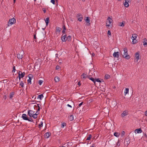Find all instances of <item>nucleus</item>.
Masks as SVG:
<instances>
[{
  "mask_svg": "<svg viewBox=\"0 0 147 147\" xmlns=\"http://www.w3.org/2000/svg\"><path fill=\"white\" fill-rule=\"evenodd\" d=\"M124 53L122 55V57L125 58L126 59H128L130 58L129 55H128L127 49L126 48H125L123 49Z\"/></svg>",
  "mask_w": 147,
  "mask_h": 147,
  "instance_id": "nucleus-1",
  "label": "nucleus"
},
{
  "mask_svg": "<svg viewBox=\"0 0 147 147\" xmlns=\"http://www.w3.org/2000/svg\"><path fill=\"white\" fill-rule=\"evenodd\" d=\"M16 22V20L14 18L10 19L9 20L8 24V26H10L11 25L14 24Z\"/></svg>",
  "mask_w": 147,
  "mask_h": 147,
  "instance_id": "nucleus-2",
  "label": "nucleus"
},
{
  "mask_svg": "<svg viewBox=\"0 0 147 147\" xmlns=\"http://www.w3.org/2000/svg\"><path fill=\"white\" fill-rule=\"evenodd\" d=\"M137 35L136 34H132V36L131 37V39L133 40L132 41V44H135L137 43V40H136V41H134L137 37Z\"/></svg>",
  "mask_w": 147,
  "mask_h": 147,
  "instance_id": "nucleus-3",
  "label": "nucleus"
},
{
  "mask_svg": "<svg viewBox=\"0 0 147 147\" xmlns=\"http://www.w3.org/2000/svg\"><path fill=\"white\" fill-rule=\"evenodd\" d=\"M24 54V53L23 52L20 51L17 54V58L19 59H22L23 57Z\"/></svg>",
  "mask_w": 147,
  "mask_h": 147,
  "instance_id": "nucleus-4",
  "label": "nucleus"
},
{
  "mask_svg": "<svg viewBox=\"0 0 147 147\" xmlns=\"http://www.w3.org/2000/svg\"><path fill=\"white\" fill-rule=\"evenodd\" d=\"M112 20L110 17H108L107 19V21L106 23V26L107 27H109L110 24H111L112 21Z\"/></svg>",
  "mask_w": 147,
  "mask_h": 147,
  "instance_id": "nucleus-5",
  "label": "nucleus"
},
{
  "mask_svg": "<svg viewBox=\"0 0 147 147\" xmlns=\"http://www.w3.org/2000/svg\"><path fill=\"white\" fill-rule=\"evenodd\" d=\"M34 113V111L31 110H29L28 112V115L30 117H31Z\"/></svg>",
  "mask_w": 147,
  "mask_h": 147,
  "instance_id": "nucleus-6",
  "label": "nucleus"
},
{
  "mask_svg": "<svg viewBox=\"0 0 147 147\" xmlns=\"http://www.w3.org/2000/svg\"><path fill=\"white\" fill-rule=\"evenodd\" d=\"M135 59L136 60V62H137L139 59V53L138 52H137L135 54Z\"/></svg>",
  "mask_w": 147,
  "mask_h": 147,
  "instance_id": "nucleus-7",
  "label": "nucleus"
},
{
  "mask_svg": "<svg viewBox=\"0 0 147 147\" xmlns=\"http://www.w3.org/2000/svg\"><path fill=\"white\" fill-rule=\"evenodd\" d=\"M22 117L24 120H28V117L26 114H23L22 115Z\"/></svg>",
  "mask_w": 147,
  "mask_h": 147,
  "instance_id": "nucleus-8",
  "label": "nucleus"
},
{
  "mask_svg": "<svg viewBox=\"0 0 147 147\" xmlns=\"http://www.w3.org/2000/svg\"><path fill=\"white\" fill-rule=\"evenodd\" d=\"M86 19L85 20V21L87 23V25L88 26H90V18L88 17H86Z\"/></svg>",
  "mask_w": 147,
  "mask_h": 147,
  "instance_id": "nucleus-9",
  "label": "nucleus"
},
{
  "mask_svg": "<svg viewBox=\"0 0 147 147\" xmlns=\"http://www.w3.org/2000/svg\"><path fill=\"white\" fill-rule=\"evenodd\" d=\"M128 114V111H123V113L121 114V116L122 117H124Z\"/></svg>",
  "mask_w": 147,
  "mask_h": 147,
  "instance_id": "nucleus-10",
  "label": "nucleus"
},
{
  "mask_svg": "<svg viewBox=\"0 0 147 147\" xmlns=\"http://www.w3.org/2000/svg\"><path fill=\"white\" fill-rule=\"evenodd\" d=\"M29 79L28 80L27 82L28 83H30V84H31V80L32 78L33 77V76L31 74H29L28 76Z\"/></svg>",
  "mask_w": 147,
  "mask_h": 147,
  "instance_id": "nucleus-11",
  "label": "nucleus"
},
{
  "mask_svg": "<svg viewBox=\"0 0 147 147\" xmlns=\"http://www.w3.org/2000/svg\"><path fill=\"white\" fill-rule=\"evenodd\" d=\"M66 35H65L63 36L62 35L61 37V40L62 42H65L66 41Z\"/></svg>",
  "mask_w": 147,
  "mask_h": 147,
  "instance_id": "nucleus-12",
  "label": "nucleus"
},
{
  "mask_svg": "<svg viewBox=\"0 0 147 147\" xmlns=\"http://www.w3.org/2000/svg\"><path fill=\"white\" fill-rule=\"evenodd\" d=\"M130 0H125V2L124 3V5L126 7H128L129 6V5L128 3Z\"/></svg>",
  "mask_w": 147,
  "mask_h": 147,
  "instance_id": "nucleus-13",
  "label": "nucleus"
},
{
  "mask_svg": "<svg viewBox=\"0 0 147 147\" xmlns=\"http://www.w3.org/2000/svg\"><path fill=\"white\" fill-rule=\"evenodd\" d=\"M51 135V133L49 132H47L45 134L44 136L45 138H48Z\"/></svg>",
  "mask_w": 147,
  "mask_h": 147,
  "instance_id": "nucleus-14",
  "label": "nucleus"
},
{
  "mask_svg": "<svg viewBox=\"0 0 147 147\" xmlns=\"http://www.w3.org/2000/svg\"><path fill=\"white\" fill-rule=\"evenodd\" d=\"M113 56L114 57H119V52H115L113 54Z\"/></svg>",
  "mask_w": 147,
  "mask_h": 147,
  "instance_id": "nucleus-15",
  "label": "nucleus"
},
{
  "mask_svg": "<svg viewBox=\"0 0 147 147\" xmlns=\"http://www.w3.org/2000/svg\"><path fill=\"white\" fill-rule=\"evenodd\" d=\"M135 132L137 133H140L142 132V131L140 128H139L136 129L135 131Z\"/></svg>",
  "mask_w": 147,
  "mask_h": 147,
  "instance_id": "nucleus-16",
  "label": "nucleus"
},
{
  "mask_svg": "<svg viewBox=\"0 0 147 147\" xmlns=\"http://www.w3.org/2000/svg\"><path fill=\"white\" fill-rule=\"evenodd\" d=\"M45 22L46 24V26H47L49 22V17H47L46 18V19L45 20Z\"/></svg>",
  "mask_w": 147,
  "mask_h": 147,
  "instance_id": "nucleus-17",
  "label": "nucleus"
},
{
  "mask_svg": "<svg viewBox=\"0 0 147 147\" xmlns=\"http://www.w3.org/2000/svg\"><path fill=\"white\" fill-rule=\"evenodd\" d=\"M63 30L62 31V33L63 34H65V31L66 30V28L65 25H63L62 27Z\"/></svg>",
  "mask_w": 147,
  "mask_h": 147,
  "instance_id": "nucleus-18",
  "label": "nucleus"
},
{
  "mask_svg": "<svg viewBox=\"0 0 147 147\" xmlns=\"http://www.w3.org/2000/svg\"><path fill=\"white\" fill-rule=\"evenodd\" d=\"M88 78L92 80L94 83V84H95L96 83V81L92 77H90L89 76L88 77Z\"/></svg>",
  "mask_w": 147,
  "mask_h": 147,
  "instance_id": "nucleus-19",
  "label": "nucleus"
},
{
  "mask_svg": "<svg viewBox=\"0 0 147 147\" xmlns=\"http://www.w3.org/2000/svg\"><path fill=\"white\" fill-rule=\"evenodd\" d=\"M25 74V72H23L22 73L21 72V73H20V76L22 78H23V77H24V76Z\"/></svg>",
  "mask_w": 147,
  "mask_h": 147,
  "instance_id": "nucleus-20",
  "label": "nucleus"
},
{
  "mask_svg": "<svg viewBox=\"0 0 147 147\" xmlns=\"http://www.w3.org/2000/svg\"><path fill=\"white\" fill-rule=\"evenodd\" d=\"M129 89L128 88H126L124 92L125 95V96L128 93Z\"/></svg>",
  "mask_w": 147,
  "mask_h": 147,
  "instance_id": "nucleus-21",
  "label": "nucleus"
},
{
  "mask_svg": "<svg viewBox=\"0 0 147 147\" xmlns=\"http://www.w3.org/2000/svg\"><path fill=\"white\" fill-rule=\"evenodd\" d=\"M54 80L56 82H57L60 80V78L58 77H56L55 78Z\"/></svg>",
  "mask_w": 147,
  "mask_h": 147,
  "instance_id": "nucleus-22",
  "label": "nucleus"
},
{
  "mask_svg": "<svg viewBox=\"0 0 147 147\" xmlns=\"http://www.w3.org/2000/svg\"><path fill=\"white\" fill-rule=\"evenodd\" d=\"M14 92H11L10 93L9 98L10 99H11L13 98V96L14 95Z\"/></svg>",
  "mask_w": 147,
  "mask_h": 147,
  "instance_id": "nucleus-23",
  "label": "nucleus"
},
{
  "mask_svg": "<svg viewBox=\"0 0 147 147\" xmlns=\"http://www.w3.org/2000/svg\"><path fill=\"white\" fill-rule=\"evenodd\" d=\"M81 77H82L83 78H86V77H89L88 76H87L86 74L84 73H83L81 75Z\"/></svg>",
  "mask_w": 147,
  "mask_h": 147,
  "instance_id": "nucleus-24",
  "label": "nucleus"
},
{
  "mask_svg": "<svg viewBox=\"0 0 147 147\" xmlns=\"http://www.w3.org/2000/svg\"><path fill=\"white\" fill-rule=\"evenodd\" d=\"M69 119L70 121L73 120L74 119V117L73 116V115H70L69 117Z\"/></svg>",
  "mask_w": 147,
  "mask_h": 147,
  "instance_id": "nucleus-25",
  "label": "nucleus"
},
{
  "mask_svg": "<svg viewBox=\"0 0 147 147\" xmlns=\"http://www.w3.org/2000/svg\"><path fill=\"white\" fill-rule=\"evenodd\" d=\"M43 97V95L42 94L39 95L38 96L37 98H40L41 99Z\"/></svg>",
  "mask_w": 147,
  "mask_h": 147,
  "instance_id": "nucleus-26",
  "label": "nucleus"
},
{
  "mask_svg": "<svg viewBox=\"0 0 147 147\" xmlns=\"http://www.w3.org/2000/svg\"><path fill=\"white\" fill-rule=\"evenodd\" d=\"M70 41L71 40V36L70 35L68 36L66 38V40Z\"/></svg>",
  "mask_w": 147,
  "mask_h": 147,
  "instance_id": "nucleus-27",
  "label": "nucleus"
},
{
  "mask_svg": "<svg viewBox=\"0 0 147 147\" xmlns=\"http://www.w3.org/2000/svg\"><path fill=\"white\" fill-rule=\"evenodd\" d=\"M114 136L116 137H118L120 135V134L117 132H115L114 134Z\"/></svg>",
  "mask_w": 147,
  "mask_h": 147,
  "instance_id": "nucleus-28",
  "label": "nucleus"
},
{
  "mask_svg": "<svg viewBox=\"0 0 147 147\" xmlns=\"http://www.w3.org/2000/svg\"><path fill=\"white\" fill-rule=\"evenodd\" d=\"M61 30V28H59V27H57L56 29V31L58 32H60Z\"/></svg>",
  "mask_w": 147,
  "mask_h": 147,
  "instance_id": "nucleus-29",
  "label": "nucleus"
},
{
  "mask_svg": "<svg viewBox=\"0 0 147 147\" xmlns=\"http://www.w3.org/2000/svg\"><path fill=\"white\" fill-rule=\"evenodd\" d=\"M32 117L34 119H36L37 117V114H35L34 113V114H33V115H32Z\"/></svg>",
  "mask_w": 147,
  "mask_h": 147,
  "instance_id": "nucleus-30",
  "label": "nucleus"
},
{
  "mask_svg": "<svg viewBox=\"0 0 147 147\" xmlns=\"http://www.w3.org/2000/svg\"><path fill=\"white\" fill-rule=\"evenodd\" d=\"M92 137V135L91 134H90L88 135V137L87 139H86V140H90V139Z\"/></svg>",
  "mask_w": 147,
  "mask_h": 147,
  "instance_id": "nucleus-31",
  "label": "nucleus"
},
{
  "mask_svg": "<svg viewBox=\"0 0 147 147\" xmlns=\"http://www.w3.org/2000/svg\"><path fill=\"white\" fill-rule=\"evenodd\" d=\"M66 125V124L65 123H63L61 124V127L62 128H63Z\"/></svg>",
  "mask_w": 147,
  "mask_h": 147,
  "instance_id": "nucleus-32",
  "label": "nucleus"
},
{
  "mask_svg": "<svg viewBox=\"0 0 147 147\" xmlns=\"http://www.w3.org/2000/svg\"><path fill=\"white\" fill-rule=\"evenodd\" d=\"M43 82V81L42 80H39L38 81V84L40 85L42 84Z\"/></svg>",
  "mask_w": 147,
  "mask_h": 147,
  "instance_id": "nucleus-33",
  "label": "nucleus"
},
{
  "mask_svg": "<svg viewBox=\"0 0 147 147\" xmlns=\"http://www.w3.org/2000/svg\"><path fill=\"white\" fill-rule=\"evenodd\" d=\"M144 40H145V41L144 42H143V45L144 46H145L146 45H147V43L146 42H146H147V40H146V38H145Z\"/></svg>",
  "mask_w": 147,
  "mask_h": 147,
  "instance_id": "nucleus-34",
  "label": "nucleus"
},
{
  "mask_svg": "<svg viewBox=\"0 0 147 147\" xmlns=\"http://www.w3.org/2000/svg\"><path fill=\"white\" fill-rule=\"evenodd\" d=\"M83 17L82 16H81V17H79L78 18V20L80 22H81L82 21V19H83Z\"/></svg>",
  "mask_w": 147,
  "mask_h": 147,
  "instance_id": "nucleus-35",
  "label": "nucleus"
},
{
  "mask_svg": "<svg viewBox=\"0 0 147 147\" xmlns=\"http://www.w3.org/2000/svg\"><path fill=\"white\" fill-rule=\"evenodd\" d=\"M110 78V76L108 74H106L105 76V78L106 79H109Z\"/></svg>",
  "mask_w": 147,
  "mask_h": 147,
  "instance_id": "nucleus-36",
  "label": "nucleus"
},
{
  "mask_svg": "<svg viewBox=\"0 0 147 147\" xmlns=\"http://www.w3.org/2000/svg\"><path fill=\"white\" fill-rule=\"evenodd\" d=\"M24 83L22 81H21L20 82V85L22 87H24Z\"/></svg>",
  "mask_w": 147,
  "mask_h": 147,
  "instance_id": "nucleus-37",
  "label": "nucleus"
},
{
  "mask_svg": "<svg viewBox=\"0 0 147 147\" xmlns=\"http://www.w3.org/2000/svg\"><path fill=\"white\" fill-rule=\"evenodd\" d=\"M119 26H121L123 27L124 26V24L123 22H120L119 23Z\"/></svg>",
  "mask_w": 147,
  "mask_h": 147,
  "instance_id": "nucleus-38",
  "label": "nucleus"
},
{
  "mask_svg": "<svg viewBox=\"0 0 147 147\" xmlns=\"http://www.w3.org/2000/svg\"><path fill=\"white\" fill-rule=\"evenodd\" d=\"M42 124H43L42 122H41V123L38 125L39 127V128H40L42 127V125H43Z\"/></svg>",
  "mask_w": 147,
  "mask_h": 147,
  "instance_id": "nucleus-39",
  "label": "nucleus"
},
{
  "mask_svg": "<svg viewBox=\"0 0 147 147\" xmlns=\"http://www.w3.org/2000/svg\"><path fill=\"white\" fill-rule=\"evenodd\" d=\"M37 105L38 107V109H37V111L38 112L40 110V106H41L40 105H39V104H37Z\"/></svg>",
  "mask_w": 147,
  "mask_h": 147,
  "instance_id": "nucleus-40",
  "label": "nucleus"
},
{
  "mask_svg": "<svg viewBox=\"0 0 147 147\" xmlns=\"http://www.w3.org/2000/svg\"><path fill=\"white\" fill-rule=\"evenodd\" d=\"M21 73V71H20L18 73V77L19 78V81L20 80L21 78H22L20 76V73Z\"/></svg>",
  "mask_w": 147,
  "mask_h": 147,
  "instance_id": "nucleus-41",
  "label": "nucleus"
},
{
  "mask_svg": "<svg viewBox=\"0 0 147 147\" xmlns=\"http://www.w3.org/2000/svg\"><path fill=\"white\" fill-rule=\"evenodd\" d=\"M81 16H82V15L80 14V13H79L77 15V17H81Z\"/></svg>",
  "mask_w": 147,
  "mask_h": 147,
  "instance_id": "nucleus-42",
  "label": "nucleus"
},
{
  "mask_svg": "<svg viewBox=\"0 0 147 147\" xmlns=\"http://www.w3.org/2000/svg\"><path fill=\"white\" fill-rule=\"evenodd\" d=\"M16 70L15 69V66H13V70L12 71V72H14Z\"/></svg>",
  "mask_w": 147,
  "mask_h": 147,
  "instance_id": "nucleus-43",
  "label": "nucleus"
},
{
  "mask_svg": "<svg viewBox=\"0 0 147 147\" xmlns=\"http://www.w3.org/2000/svg\"><path fill=\"white\" fill-rule=\"evenodd\" d=\"M95 81H96L97 82H101L100 80L98 78H97V79H96L95 80Z\"/></svg>",
  "mask_w": 147,
  "mask_h": 147,
  "instance_id": "nucleus-44",
  "label": "nucleus"
},
{
  "mask_svg": "<svg viewBox=\"0 0 147 147\" xmlns=\"http://www.w3.org/2000/svg\"><path fill=\"white\" fill-rule=\"evenodd\" d=\"M29 121H31V122H33V119L31 118H30L29 119V118H28V120H27Z\"/></svg>",
  "mask_w": 147,
  "mask_h": 147,
  "instance_id": "nucleus-45",
  "label": "nucleus"
},
{
  "mask_svg": "<svg viewBox=\"0 0 147 147\" xmlns=\"http://www.w3.org/2000/svg\"><path fill=\"white\" fill-rule=\"evenodd\" d=\"M51 2L53 4H55V0H51Z\"/></svg>",
  "mask_w": 147,
  "mask_h": 147,
  "instance_id": "nucleus-46",
  "label": "nucleus"
},
{
  "mask_svg": "<svg viewBox=\"0 0 147 147\" xmlns=\"http://www.w3.org/2000/svg\"><path fill=\"white\" fill-rule=\"evenodd\" d=\"M83 102H81V103H80L79 105H78V107H80L83 104Z\"/></svg>",
  "mask_w": 147,
  "mask_h": 147,
  "instance_id": "nucleus-47",
  "label": "nucleus"
},
{
  "mask_svg": "<svg viewBox=\"0 0 147 147\" xmlns=\"http://www.w3.org/2000/svg\"><path fill=\"white\" fill-rule=\"evenodd\" d=\"M125 134V132L124 131H123L121 132V135L122 136H123Z\"/></svg>",
  "mask_w": 147,
  "mask_h": 147,
  "instance_id": "nucleus-48",
  "label": "nucleus"
},
{
  "mask_svg": "<svg viewBox=\"0 0 147 147\" xmlns=\"http://www.w3.org/2000/svg\"><path fill=\"white\" fill-rule=\"evenodd\" d=\"M60 67V66L59 65H57L56 67V69H59Z\"/></svg>",
  "mask_w": 147,
  "mask_h": 147,
  "instance_id": "nucleus-49",
  "label": "nucleus"
},
{
  "mask_svg": "<svg viewBox=\"0 0 147 147\" xmlns=\"http://www.w3.org/2000/svg\"><path fill=\"white\" fill-rule=\"evenodd\" d=\"M107 33L108 35H109L110 36L111 35V32L110 30L108 31Z\"/></svg>",
  "mask_w": 147,
  "mask_h": 147,
  "instance_id": "nucleus-50",
  "label": "nucleus"
},
{
  "mask_svg": "<svg viewBox=\"0 0 147 147\" xmlns=\"http://www.w3.org/2000/svg\"><path fill=\"white\" fill-rule=\"evenodd\" d=\"M117 145L118 146H119L120 145V144L119 143V140H118V141L117 142Z\"/></svg>",
  "mask_w": 147,
  "mask_h": 147,
  "instance_id": "nucleus-51",
  "label": "nucleus"
},
{
  "mask_svg": "<svg viewBox=\"0 0 147 147\" xmlns=\"http://www.w3.org/2000/svg\"><path fill=\"white\" fill-rule=\"evenodd\" d=\"M78 84L79 86H80L81 85V84L80 83V81H79L78 82Z\"/></svg>",
  "mask_w": 147,
  "mask_h": 147,
  "instance_id": "nucleus-52",
  "label": "nucleus"
},
{
  "mask_svg": "<svg viewBox=\"0 0 147 147\" xmlns=\"http://www.w3.org/2000/svg\"><path fill=\"white\" fill-rule=\"evenodd\" d=\"M36 33H35V34H34V39H36Z\"/></svg>",
  "mask_w": 147,
  "mask_h": 147,
  "instance_id": "nucleus-53",
  "label": "nucleus"
},
{
  "mask_svg": "<svg viewBox=\"0 0 147 147\" xmlns=\"http://www.w3.org/2000/svg\"><path fill=\"white\" fill-rule=\"evenodd\" d=\"M90 147H95V144H93L92 146H91Z\"/></svg>",
  "mask_w": 147,
  "mask_h": 147,
  "instance_id": "nucleus-54",
  "label": "nucleus"
},
{
  "mask_svg": "<svg viewBox=\"0 0 147 147\" xmlns=\"http://www.w3.org/2000/svg\"><path fill=\"white\" fill-rule=\"evenodd\" d=\"M67 106L68 107H70V108H72V106H71V105H69V104H67Z\"/></svg>",
  "mask_w": 147,
  "mask_h": 147,
  "instance_id": "nucleus-55",
  "label": "nucleus"
},
{
  "mask_svg": "<svg viewBox=\"0 0 147 147\" xmlns=\"http://www.w3.org/2000/svg\"><path fill=\"white\" fill-rule=\"evenodd\" d=\"M145 115L146 116H147V110L145 112Z\"/></svg>",
  "mask_w": 147,
  "mask_h": 147,
  "instance_id": "nucleus-56",
  "label": "nucleus"
},
{
  "mask_svg": "<svg viewBox=\"0 0 147 147\" xmlns=\"http://www.w3.org/2000/svg\"><path fill=\"white\" fill-rule=\"evenodd\" d=\"M39 113H38V111H37L35 113V114H37V115H38V114H39Z\"/></svg>",
  "mask_w": 147,
  "mask_h": 147,
  "instance_id": "nucleus-57",
  "label": "nucleus"
},
{
  "mask_svg": "<svg viewBox=\"0 0 147 147\" xmlns=\"http://www.w3.org/2000/svg\"><path fill=\"white\" fill-rule=\"evenodd\" d=\"M58 55L57 54H56L55 56L56 57H58Z\"/></svg>",
  "mask_w": 147,
  "mask_h": 147,
  "instance_id": "nucleus-58",
  "label": "nucleus"
},
{
  "mask_svg": "<svg viewBox=\"0 0 147 147\" xmlns=\"http://www.w3.org/2000/svg\"><path fill=\"white\" fill-rule=\"evenodd\" d=\"M144 136L146 137V138H147V135H146V133H145L144 134Z\"/></svg>",
  "mask_w": 147,
  "mask_h": 147,
  "instance_id": "nucleus-59",
  "label": "nucleus"
},
{
  "mask_svg": "<svg viewBox=\"0 0 147 147\" xmlns=\"http://www.w3.org/2000/svg\"><path fill=\"white\" fill-rule=\"evenodd\" d=\"M43 11L44 13H45L46 12V10H45V9L43 10Z\"/></svg>",
  "mask_w": 147,
  "mask_h": 147,
  "instance_id": "nucleus-60",
  "label": "nucleus"
},
{
  "mask_svg": "<svg viewBox=\"0 0 147 147\" xmlns=\"http://www.w3.org/2000/svg\"><path fill=\"white\" fill-rule=\"evenodd\" d=\"M16 0H13V3H15Z\"/></svg>",
  "mask_w": 147,
  "mask_h": 147,
  "instance_id": "nucleus-61",
  "label": "nucleus"
},
{
  "mask_svg": "<svg viewBox=\"0 0 147 147\" xmlns=\"http://www.w3.org/2000/svg\"><path fill=\"white\" fill-rule=\"evenodd\" d=\"M66 147L65 146H60V147Z\"/></svg>",
  "mask_w": 147,
  "mask_h": 147,
  "instance_id": "nucleus-62",
  "label": "nucleus"
},
{
  "mask_svg": "<svg viewBox=\"0 0 147 147\" xmlns=\"http://www.w3.org/2000/svg\"><path fill=\"white\" fill-rule=\"evenodd\" d=\"M36 98V96H35V98H34V99H35Z\"/></svg>",
  "mask_w": 147,
  "mask_h": 147,
  "instance_id": "nucleus-63",
  "label": "nucleus"
},
{
  "mask_svg": "<svg viewBox=\"0 0 147 147\" xmlns=\"http://www.w3.org/2000/svg\"><path fill=\"white\" fill-rule=\"evenodd\" d=\"M36 0H34V1H36Z\"/></svg>",
  "mask_w": 147,
  "mask_h": 147,
  "instance_id": "nucleus-64",
  "label": "nucleus"
}]
</instances>
